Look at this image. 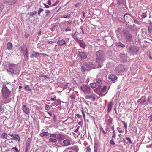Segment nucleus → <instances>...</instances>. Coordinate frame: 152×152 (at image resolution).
<instances>
[{
  "mask_svg": "<svg viewBox=\"0 0 152 152\" xmlns=\"http://www.w3.org/2000/svg\"><path fill=\"white\" fill-rule=\"evenodd\" d=\"M115 45L117 46H121L122 48H124L125 47V45L122 44L119 42H116L115 43Z\"/></svg>",
  "mask_w": 152,
  "mask_h": 152,
  "instance_id": "23",
  "label": "nucleus"
},
{
  "mask_svg": "<svg viewBox=\"0 0 152 152\" xmlns=\"http://www.w3.org/2000/svg\"><path fill=\"white\" fill-rule=\"evenodd\" d=\"M50 107L48 105H47L45 106V108L47 110H49L50 109Z\"/></svg>",
  "mask_w": 152,
  "mask_h": 152,
  "instance_id": "51",
  "label": "nucleus"
},
{
  "mask_svg": "<svg viewBox=\"0 0 152 152\" xmlns=\"http://www.w3.org/2000/svg\"><path fill=\"white\" fill-rule=\"evenodd\" d=\"M133 20L134 21V23H137V24H139V22L137 21L136 19H133Z\"/></svg>",
  "mask_w": 152,
  "mask_h": 152,
  "instance_id": "60",
  "label": "nucleus"
},
{
  "mask_svg": "<svg viewBox=\"0 0 152 152\" xmlns=\"http://www.w3.org/2000/svg\"><path fill=\"white\" fill-rule=\"evenodd\" d=\"M22 109L24 112L26 114H28L30 113V110L29 108L27 107L26 105H23Z\"/></svg>",
  "mask_w": 152,
  "mask_h": 152,
  "instance_id": "15",
  "label": "nucleus"
},
{
  "mask_svg": "<svg viewBox=\"0 0 152 152\" xmlns=\"http://www.w3.org/2000/svg\"><path fill=\"white\" fill-rule=\"evenodd\" d=\"M82 114H83V117L84 119H85V117H85V114L83 112V110H82Z\"/></svg>",
  "mask_w": 152,
  "mask_h": 152,
  "instance_id": "53",
  "label": "nucleus"
},
{
  "mask_svg": "<svg viewBox=\"0 0 152 152\" xmlns=\"http://www.w3.org/2000/svg\"><path fill=\"white\" fill-rule=\"evenodd\" d=\"M96 82L99 85H102V81L101 80L98 78H96L95 79Z\"/></svg>",
  "mask_w": 152,
  "mask_h": 152,
  "instance_id": "25",
  "label": "nucleus"
},
{
  "mask_svg": "<svg viewBox=\"0 0 152 152\" xmlns=\"http://www.w3.org/2000/svg\"><path fill=\"white\" fill-rule=\"evenodd\" d=\"M7 136L8 135L6 133L3 132L1 134V138L2 139H7Z\"/></svg>",
  "mask_w": 152,
  "mask_h": 152,
  "instance_id": "21",
  "label": "nucleus"
},
{
  "mask_svg": "<svg viewBox=\"0 0 152 152\" xmlns=\"http://www.w3.org/2000/svg\"><path fill=\"white\" fill-rule=\"evenodd\" d=\"M76 116H77L79 118H81V115L79 114H76Z\"/></svg>",
  "mask_w": 152,
  "mask_h": 152,
  "instance_id": "63",
  "label": "nucleus"
},
{
  "mask_svg": "<svg viewBox=\"0 0 152 152\" xmlns=\"http://www.w3.org/2000/svg\"><path fill=\"white\" fill-rule=\"evenodd\" d=\"M49 135V133L48 132H42L40 134V136L42 137L47 136Z\"/></svg>",
  "mask_w": 152,
  "mask_h": 152,
  "instance_id": "26",
  "label": "nucleus"
},
{
  "mask_svg": "<svg viewBox=\"0 0 152 152\" xmlns=\"http://www.w3.org/2000/svg\"><path fill=\"white\" fill-rule=\"evenodd\" d=\"M58 1H57L54 4H53L52 6H56V5H57L58 4Z\"/></svg>",
  "mask_w": 152,
  "mask_h": 152,
  "instance_id": "59",
  "label": "nucleus"
},
{
  "mask_svg": "<svg viewBox=\"0 0 152 152\" xmlns=\"http://www.w3.org/2000/svg\"><path fill=\"white\" fill-rule=\"evenodd\" d=\"M57 43L60 46H63L66 44V42L64 40L59 38L57 41Z\"/></svg>",
  "mask_w": 152,
  "mask_h": 152,
  "instance_id": "10",
  "label": "nucleus"
},
{
  "mask_svg": "<svg viewBox=\"0 0 152 152\" xmlns=\"http://www.w3.org/2000/svg\"><path fill=\"white\" fill-rule=\"evenodd\" d=\"M131 16L128 14L126 13L124 17V22H128V20L130 18Z\"/></svg>",
  "mask_w": 152,
  "mask_h": 152,
  "instance_id": "14",
  "label": "nucleus"
},
{
  "mask_svg": "<svg viewBox=\"0 0 152 152\" xmlns=\"http://www.w3.org/2000/svg\"><path fill=\"white\" fill-rule=\"evenodd\" d=\"M86 152H91V149L90 147V146L87 147H86Z\"/></svg>",
  "mask_w": 152,
  "mask_h": 152,
  "instance_id": "44",
  "label": "nucleus"
},
{
  "mask_svg": "<svg viewBox=\"0 0 152 152\" xmlns=\"http://www.w3.org/2000/svg\"><path fill=\"white\" fill-rule=\"evenodd\" d=\"M24 55L25 56H26L27 57V59H28V50H27V49H26V50H25V53H24Z\"/></svg>",
  "mask_w": 152,
  "mask_h": 152,
  "instance_id": "37",
  "label": "nucleus"
},
{
  "mask_svg": "<svg viewBox=\"0 0 152 152\" xmlns=\"http://www.w3.org/2000/svg\"><path fill=\"white\" fill-rule=\"evenodd\" d=\"M74 39L76 41L78 42L80 40H79L77 38L75 37L74 38Z\"/></svg>",
  "mask_w": 152,
  "mask_h": 152,
  "instance_id": "61",
  "label": "nucleus"
},
{
  "mask_svg": "<svg viewBox=\"0 0 152 152\" xmlns=\"http://www.w3.org/2000/svg\"><path fill=\"white\" fill-rule=\"evenodd\" d=\"M77 43H79V46L82 48H85L86 46L84 42L82 40H80Z\"/></svg>",
  "mask_w": 152,
  "mask_h": 152,
  "instance_id": "17",
  "label": "nucleus"
},
{
  "mask_svg": "<svg viewBox=\"0 0 152 152\" xmlns=\"http://www.w3.org/2000/svg\"><path fill=\"white\" fill-rule=\"evenodd\" d=\"M37 12L36 11H34L33 12H30L28 13V14L30 16H33V15L36 14Z\"/></svg>",
  "mask_w": 152,
  "mask_h": 152,
  "instance_id": "36",
  "label": "nucleus"
},
{
  "mask_svg": "<svg viewBox=\"0 0 152 152\" xmlns=\"http://www.w3.org/2000/svg\"><path fill=\"white\" fill-rule=\"evenodd\" d=\"M90 86L91 88H94L96 87V85L95 83H92L90 84Z\"/></svg>",
  "mask_w": 152,
  "mask_h": 152,
  "instance_id": "29",
  "label": "nucleus"
},
{
  "mask_svg": "<svg viewBox=\"0 0 152 152\" xmlns=\"http://www.w3.org/2000/svg\"><path fill=\"white\" fill-rule=\"evenodd\" d=\"M65 31H70V29L69 28V27H67L65 29Z\"/></svg>",
  "mask_w": 152,
  "mask_h": 152,
  "instance_id": "55",
  "label": "nucleus"
},
{
  "mask_svg": "<svg viewBox=\"0 0 152 152\" xmlns=\"http://www.w3.org/2000/svg\"><path fill=\"white\" fill-rule=\"evenodd\" d=\"M12 150H15V152H19V151L18 150V149H17V148H16V147H13V148L12 149Z\"/></svg>",
  "mask_w": 152,
  "mask_h": 152,
  "instance_id": "48",
  "label": "nucleus"
},
{
  "mask_svg": "<svg viewBox=\"0 0 152 152\" xmlns=\"http://www.w3.org/2000/svg\"><path fill=\"white\" fill-rule=\"evenodd\" d=\"M60 9V7L58 6L56 7L55 9H54L53 11V14L56 13Z\"/></svg>",
  "mask_w": 152,
  "mask_h": 152,
  "instance_id": "30",
  "label": "nucleus"
},
{
  "mask_svg": "<svg viewBox=\"0 0 152 152\" xmlns=\"http://www.w3.org/2000/svg\"><path fill=\"white\" fill-rule=\"evenodd\" d=\"M149 118L150 119V121H152V114L150 116H149Z\"/></svg>",
  "mask_w": 152,
  "mask_h": 152,
  "instance_id": "64",
  "label": "nucleus"
},
{
  "mask_svg": "<svg viewBox=\"0 0 152 152\" xmlns=\"http://www.w3.org/2000/svg\"><path fill=\"white\" fill-rule=\"evenodd\" d=\"M124 66L123 65H119L115 69V71L117 73H121L123 72L125 70Z\"/></svg>",
  "mask_w": 152,
  "mask_h": 152,
  "instance_id": "9",
  "label": "nucleus"
},
{
  "mask_svg": "<svg viewBox=\"0 0 152 152\" xmlns=\"http://www.w3.org/2000/svg\"><path fill=\"white\" fill-rule=\"evenodd\" d=\"M50 142L53 143H56L57 142V140L56 138H50L49 139Z\"/></svg>",
  "mask_w": 152,
  "mask_h": 152,
  "instance_id": "27",
  "label": "nucleus"
},
{
  "mask_svg": "<svg viewBox=\"0 0 152 152\" xmlns=\"http://www.w3.org/2000/svg\"><path fill=\"white\" fill-rule=\"evenodd\" d=\"M113 121V119L109 117L107 121L108 125H109L111 124Z\"/></svg>",
  "mask_w": 152,
  "mask_h": 152,
  "instance_id": "31",
  "label": "nucleus"
},
{
  "mask_svg": "<svg viewBox=\"0 0 152 152\" xmlns=\"http://www.w3.org/2000/svg\"><path fill=\"white\" fill-rule=\"evenodd\" d=\"M12 43L10 42L8 43L7 45V48L8 50L11 49L12 48Z\"/></svg>",
  "mask_w": 152,
  "mask_h": 152,
  "instance_id": "24",
  "label": "nucleus"
},
{
  "mask_svg": "<svg viewBox=\"0 0 152 152\" xmlns=\"http://www.w3.org/2000/svg\"><path fill=\"white\" fill-rule=\"evenodd\" d=\"M45 13L46 14V16H47L49 15V14L50 12V11L48 10H45Z\"/></svg>",
  "mask_w": 152,
  "mask_h": 152,
  "instance_id": "40",
  "label": "nucleus"
},
{
  "mask_svg": "<svg viewBox=\"0 0 152 152\" xmlns=\"http://www.w3.org/2000/svg\"><path fill=\"white\" fill-rule=\"evenodd\" d=\"M10 83H5L3 85L2 89V97L3 99H5L8 98L10 94V91L7 88H9L11 86Z\"/></svg>",
  "mask_w": 152,
  "mask_h": 152,
  "instance_id": "1",
  "label": "nucleus"
},
{
  "mask_svg": "<svg viewBox=\"0 0 152 152\" xmlns=\"http://www.w3.org/2000/svg\"><path fill=\"white\" fill-rule=\"evenodd\" d=\"M146 16V14L144 13H142V17L143 18H145Z\"/></svg>",
  "mask_w": 152,
  "mask_h": 152,
  "instance_id": "57",
  "label": "nucleus"
},
{
  "mask_svg": "<svg viewBox=\"0 0 152 152\" xmlns=\"http://www.w3.org/2000/svg\"><path fill=\"white\" fill-rule=\"evenodd\" d=\"M80 127L79 126H78L77 129H76L75 131V132L76 133H77L78 132Z\"/></svg>",
  "mask_w": 152,
  "mask_h": 152,
  "instance_id": "62",
  "label": "nucleus"
},
{
  "mask_svg": "<svg viewBox=\"0 0 152 152\" xmlns=\"http://www.w3.org/2000/svg\"><path fill=\"white\" fill-rule=\"evenodd\" d=\"M139 48L135 46H130L129 49V52L132 55L137 54L139 51Z\"/></svg>",
  "mask_w": 152,
  "mask_h": 152,
  "instance_id": "6",
  "label": "nucleus"
},
{
  "mask_svg": "<svg viewBox=\"0 0 152 152\" xmlns=\"http://www.w3.org/2000/svg\"><path fill=\"white\" fill-rule=\"evenodd\" d=\"M123 124L124 126V128L125 129L126 131L127 128V125L126 123L125 122V121H122Z\"/></svg>",
  "mask_w": 152,
  "mask_h": 152,
  "instance_id": "35",
  "label": "nucleus"
},
{
  "mask_svg": "<svg viewBox=\"0 0 152 152\" xmlns=\"http://www.w3.org/2000/svg\"><path fill=\"white\" fill-rule=\"evenodd\" d=\"M99 128L100 131H102V132L103 134L104 135L106 134L107 132L104 131V129L102 127L100 126L99 127Z\"/></svg>",
  "mask_w": 152,
  "mask_h": 152,
  "instance_id": "33",
  "label": "nucleus"
},
{
  "mask_svg": "<svg viewBox=\"0 0 152 152\" xmlns=\"http://www.w3.org/2000/svg\"><path fill=\"white\" fill-rule=\"evenodd\" d=\"M110 143L111 144H112L113 145H115V143L114 142V141H113V139H112L110 141Z\"/></svg>",
  "mask_w": 152,
  "mask_h": 152,
  "instance_id": "49",
  "label": "nucleus"
},
{
  "mask_svg": "<svg viewBox=\"0 0 152 152\" xmlns=\"http://www.w3.org/2000/svg\"><path fill=\"white\" fill-rule=\"evenodd\" d=\"M120 57L123 60H124V59H126V58H127V54H125L124 53H121L119 55Z\"/></svg>",
  "mask_w": 152,
  "mask_h": 152,
  "instance_id": "20",
  "label": "nucleus"
},
{
  "mask_svg": "<svg viewBox=\"0 0 152 152\" xmlns=\"http://www.w3.org/2000/svg\"><path fill=\"white\" fill-rule=\"evenodd\" d=\"M63 143L65 146H67L70 145V141L69 139H66L63 141Z\"/></svg>",
  "mask_w": 152,
  "mask_h": 152,
  "instance_id": "19",
  "label": "nucleus"
},
{
  "mask_svg": "<svg viewBox=\"0 0 152 152\" xmlns=\"http://www.w3.org/2000/svg\"><path fill=\"white\" fill-rule=\"evenodd\" d=\"M78 54L79 56L82 58L85 59L87 58V56L84 52L78 51Z\"/></svg>",
  "mask_w": 152,
  "mask_h": 152,
  "instance_id": "13",
  "label": "nucleus"
},
{
  "mask_svg": "<svg viewBox=\"0 0 152 152\" xmlns=\"http://www.w3.org/2000/svg\"><path fill=\"white\" fill-rule=\"evenodd\" d=\"M148 33H151L152 31V27H149L148 28Z\"/></svg>",
  "mask_w": 152,
  "mask_h": 152,
  "instance_id": "42",
  "label": "nucleus"
},
{
  "mask_svg": "<svg viewBox=\"0 0 152 152\" xmlns=\"http://www.w3.org/2000/svg\"><path fill=\"white\" fill-rule=\"evenodd\" d=\"M96 68V67L92 64L89 62H85L81 66V70L83 72H84L86 70H89Z\"/></svg>",
  "mask_w": 152,
  "mask_h": 152,
  "instance_id": "3",
  "label": "nucleus"
},
{
  "mask_svg": "<svg viewBox=\"0 0 152 152\" xmlns=\"http://www.w3.org/2000/svg\"><path fill=\"white\" fill-rule=\"evenodd\" d=\"M54 97H55V98H51L50 99V100L51 101H54L55 100L56 97L55 96H54Z\"/></svg>",
  "mask_w": 152,
  "mask_h": 152,
  "instance_id": "58",
  "label": "nucleus"
},
{
  "mask_svg": "<svg viewBox=\"0 0 152 152\" xmlns=\"http://www.w3.org/2000/svg\"><path fill=\"white\" fill-rule=\"evenodd\" d=\"M50 136L51 137H54L56 138L57 140L59 141H61L66 138L65 135L61 134H50Z\"/></svg>",
  "mask_w": 152,
  "mask_h": 152,
  "instance_id": "5",
  "label": "nucleus"
},
{
  "mask_svg": "<svg viewBox=\"0 0 152 152\" xmlns=\"http://www.w3.org/2000/svg\"><path fill=\"white\" fill-rule=\"evenodd\" d=\"M81 89L84 92L87 93L91 92L90 88L86 85L82 86H81Z\"/></svg>",
  "mask_w": 152,
  "mask_h": 152,
  "instance_id": "8",
  "label": "nucleus"
},
{
  "mask_svg": "<svg viewBox=\"0 0 152 152\" xmlns=\"http://www.w3.org/2000/svg\"><path fill=\"white\" fill-rule=\"evenodd\" d=\"M44 11V10L41 8H39L38 10V15H40V14Z\"/></svg>",
  "mask_w": 152,
  "mask_h": 152,
  "instance_id": "34",
  "label": "nucleus"
},
{
  "mask_svg": "<svg viewBox=\"0 0 152 152\" xmlns=\"http://www.w3.org/2000/svg\"><path fill=\"white\" fill-rule=\"evenodd\" d=\"M117 129L119 132L120 133H122L124 132V131H123L119 127H117Z\"/></svg>",
  "mask_w": 152,
  "mask_h": 152,
  "instance_id": "38",
  "label": "nucleus"
},
{
  "mask_svg": "<svg viewBox=\"0 0 152 152\" xmlns=\"http://www.w3.org/2000/svg\"><path fill=\"white\" fill-rule=\"evenodd\" d=\"M15 65L13 64H9L8 65V66L10 68L14 67Z\"/></svg>",
  "mask_w": 152,
  "mask_h": 152,
  "instance_id": "43",
  "label": "nucleus"
},
{
  "mask_svg": "<svg viewBox=\"0 0 152 152\" xmlns=\"http://www.w3.org/2000/svg\"><path fill=\"white\" fill-rule=\"evenodd\" d=\"M140 104H147L146 102V100L145 99L143 100L140 103Z\"/></svg>",
  "mask_w": 152,
  "mask_h": 152,
  "instance_id": "39",
  "label": "nucleus"
},
{
  "mask_svg": "<svg viewBox=\"0 0 152 152\" xmlns=\"http://www.w3.org/2000/svg\"><path fill=\"white\" fill-rule=\"evenodd\" d=\"M109 79L111 81H114L116 80L117 78V77H108Z\"/></svg>",
  "mask_w": 152,
  "mask_h": 152,
  "instance_id": "32",
  "label": "nucleus"
},
{
  "mask_svg": "<svg viewBox=\"0 0 152 152\" xmlns=\"http://www.w3.org/2000/svg\"><path fill=\"white\" fill-rule=\"evenodd\" d=\"M85 98L86 99H91L92 101H95V95L94 94H92L91 95H87L85 96Z\"/></svg>",
  "mask_w": 152,
  "mask_h": 152,
  "instance_id": "11",
  "label": "nucleus"
},
{
  "mask_svg": "<svg viewBox=\"0 0 152 152\" xmlns=\"http://www.w3.org/2000/svg\"><path fill=\"white\" fill-rule=\"evenodd\" d=\"M122 32L125 38L126 42L129 43L132 41L133 39L132 34L128 28H124Z\"/></svg>",
  "mask_w": 152,
  "mask_h": 152,
  "instance_id": "2",
  "label": "nucleus"
},
{
  "mask_svg": "<svg viewBox=\"0 0 152 152\" xmlns=\"http://www.w3.org/2000/svg\"><path fill=\"white\" fill-rule=\"evenodd\" d=\"M40 54H41L40 53L36 52L33 51L32 52V53L31 54L30 57L32 58L33 57H37L39 56Z\"/></svg>",
  "mask_w": 152,
  "mask_h": 152,
  "instance_id": "18",
  "label": "nucleus"
},
{
  "mask_svg": "<svg viewBox=\"0 0 152 152\" xmlns=\"http://www.w3.org/2000/svg\"><path fill=\"white\" fill-rule=\"evenodd\" d=\"M30 142H29V143H27L26 145V150L25 152H27L28 150L29 149L30 147Z\"/></svg>",
  "mask_w": 152,
  "mask_h": 152,
  "instance_id": "28",
  "label": "nucleus"
},
{
  "mask_svg": "<svg viewBox=\"0 0 152 152\" xmlns=\"http://www.w3.org/2000/svg\"><path fill=\"white\" fill-rule=\"evenodd\" d=\"M7 72L10 74H12L14 73V70L12 68H9L7 70Z\"/></svg>",
  "mask_w": 152,
  "mask_h": 152,
  "instance_id": "22",
  "label": "nucleus"
},
{
  "mask_svg": "<svg viewBox=\"0 0 152 152\" xmlns=\"http://www.w3.org/2000/svg\"><path fill=\"white\" fill-rule=\"evenodd\" d=\"M29 85H26L25 86L24 88L25 89H26L28 90V91H30L31 90V89L29 88Z\"/></svg>",
  "mask_w": 152,
  "mask_h": 152,
  "instance_id": "41",
  "label": "nucleus"
},
{
  "mask_svg": "<svg viewBox=\"0 0 152 152\" xmlns=\"http://www.w3.org/2000/svg\"><path fill=\"white\" fill-rule=\"evenodd\" d=\"M9 135L11 137H13L12 139L13 140H17L19 142H20V138L19 136L17 134L15 135L14 134H9Z\"/></svg>",
  "mask_w": 152,
  "mask_h": 152,
  "instance_id": "12",
  "label": "nucleus"
},
{
  "mask_svg": "<svg viewBox=\"0 0 152 152\" xmlns=\"http://www.w3.org/2000/svg\"><path fill=\"white\" fill-rule=\"evenodd\" d=\"M3 8V5L2 4H0V11H2Z\"/></svg>",
  "mask_w": 152,
  "mask_h": 152,
  "instance_id": "50",
  "label": "nucleus"
},
{
  "mask_svg": "<svg viewBox=\"0 0 152 152\" xmlns=\"http://www.w3.org/2000/svg\"><path fill=\"white\" fill-rule=\"evenodd\" d=\"M121 28H118L117 31H116V33L117 35H118V33L120 32L121 31Z\"/></svg>",
  "mask_w": 152,
  "mask_h": 152,
  "instance_id": "46",
  "label": "nucleus"
},
{
  "mask_svg": "<svg viewBox=\"0 0 152 152\" xmlns=\"http://www.w3.org/2000/svg\"><path fill=\"white\" fill-rule=\"evenodd\" d=\"M102 88V86H98V88H97L96 89H95L94 90V91L95 92L96 94H98L96 92V90L98 89L100 90V91L101 93L100 94H98L99 95L101 96H104L105 94H103L102 93L105 91L107 89V86H103L102 88Z\"/></svg>",
  "mask_w": 152,
  "mask_h": 152,
  "instance_id": "7",
  "label": "nucleus"
},
{
  "mask_svg": "<svg viewBox=\"0 0 152 152\" xmlns=\"http://www.w3.org/2000/svg\"><path fill=\"white\" fill-rule=\"evenodd\" d=\"M29 36V35L27 33H26L25 34V37L26 38H27Z\"/></svg>",
  "mask_w": 152,
  "mask_h": 152,
  "instance_id": "56",
  "label": "nucleus"
},
{
  "mask_svg": "<svg viewBox=\"0 0 152 152\" xmlns=\"http://www.w3.org/2000/svg\"><path fill=\"white\" fill-rule=\"evenodd\" d=\"M70 17V14H68L66 15H65L63 17V18H69Z\"/></svg>",
  "mask_w": 152,
  "mask_h": 152,
  "instance_id": "45",
  "label": "nucleus"
},
{
  "mask_svg": "<svg viewBox=\"0 0 152 152\" xmlns=\"http://www.w3.org/2000/svg\"><path fill=\"white\" fill-rule=\"evenodd\" d=\"M103 54V52L101 50L96 52V62L101 63H102L104 61L105 58L102 57Z\"/></svg>",
  "mask_w": 152,
  "mask_h": 152,
  "instance_id": "4",
  "label": "nucleus"
},
{
  "mask_svg": "<svg viewBox=\"0 0 152 152\" xmlns=\"http://www.w3.org/2000/svg\"><path fill=\"white\" fill-rule=\"evenodd\" d=\"M126 140L128 141H129V142L130 143H132V141H131V140L130 139V138H129V137H127L126 138Z\"/></svg>",
  "mask_w": 152,
  "mask_h": 152,
  "instance_id": "52",
  "label": "nucleus"
},
{
  "mask_svg": "<svg viewBox=\"0 0 152 152\" xmlns=\"http://www.w3.org/2000/svg\"><path fill=\"white\" fill-rule=\"evenodd\" d=\"M97 146L95 145L94 146V152H97Z\"/></svg>",
  "mask_w": 152,
  "mask_h": 152,
  "instance_id": "47",
  "label": "nucleus"
},
{
  "mask_svg": "<svg viewBox=\"0 0 152 152\" xmlns=\"http://www.w3.org/2000/svg\"><path fill=\"white\" fill-rule=\"evenodd\" d=\"M113 103L112 102H110L108 104V109L107 112L108 113L110 112L112 109V108L113 105Z\"/></svg>",
  "mask_w": 152,
  "mask_h": 152,
  "instance_id": "16",
  "label": "nucleus"
},
{
  "mask_svg": "<svg viewBox=\"0 0 152 152\" xmlns=\"http://www.w3.org/2000/svg\"><path fill=\"white\" fill-rule=\"evenodd\" d=\"M54 117L53 118V120L54 121V122H55L57 120V119H56V116L54 114Z\"/></svg>",
  "mask_w": 152,
  "mask_h": 152,
  "instance_id": "54",
  "label": "nucleus"
}]
</instances>
